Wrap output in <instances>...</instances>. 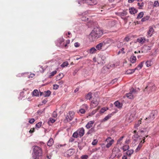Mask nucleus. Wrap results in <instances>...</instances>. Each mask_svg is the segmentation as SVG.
I'll use <instances>...</instances> for the list:
<instances>
[{
  "label": "nucleus",
  "instance_id": "1",
  "mask_svg": "<svg viewBox=\"0 0 159 159\" xmlns=\"http://www.w3.org/2000/svg\"><path fill=\"white\" fill-rule=\"evenodd\" d=\"M103 34L102 31L99 27H95L89 35V38L92 40H94L101 37Z\"/></svg>",
  "mask_w": 159,
  "mask_h": 159
},
{
  "label": "nucleus",
  "instance_id": "2",
  "mask_svg": "<svg viewBox=\"0 0 159 159\" xmlns=\"http://www.w3.org/2000/svg\"><path fill=\"white\" fill-rule=\"evenodd\" d=\"M33 147L34 148L32 152L33 157L34 159H39L42 155V149L40 148L37 146Z\"/></svg>",
  "mask_w": 159,
  "mask_h": 159
},
{
  "label": "nucleus",
  "instance_id": "3",
  "mask_svg": "<svg viewBox=\"0 0 159 159\" xmlns=\"http://www.w3.org/2000/svg\"><path fill=\"white\" fill-rule=\"evenodd\" d=\"M156 89V87L154 84L153 83H150L146 87L144 91V92L147 91L148 93H149L151 92L154 91Z\"/></svg>",
  "mask_w": 159,
  "mask_h": 159
},
{
  "label": "nucleus",
  "instance_id": "4",
  "mask_svg": "<svg viewBox=\"0 0 159 159\" xmlns=\"http://www.w3.org/2000/svg\"><path fill=\"white\" fill-rule=\"evenodd\" d=\"M78 3L81 5L82 3H87L90 5H93L97 3L95 0H80L78 2Z\"/></svg>",
  "mask_w": 159,
  "mask_h": 159
},
{
  "label": "nucleus",
  "instance_id": "5",
  "mask_svg": "<svg viewBox=\"0 0 159 159\" xmlns=\"http://www.w3.org/2000/svg\"><path fill=\"white\" fill-rule=\"evenodd\" d=\"M157 111L156 110H154L151 112L148 118H146V119L149 120V122H150L153 120L155 117L157 115Z\"/></svg>",
  "mask_w": 159,
  "mask_h": 159
},
{
  "label": "nucleus",
  "instance_id": "6",
  "mask_svg": "<svg viewBox=\"0 0 159 159\" xmlns=\"http://www.w3.org/2000/svg\"><path fill=\"white\" fill-rule=\"evenodd\" d=\"M74 113L71 111H69V113L67 114L66 117V119L68 122L71 121L74 117Z\"/></svg>",
  "mask_w": 159,
  "mask_h": 159
},
{
  "label": "nucleus",
  "instance_id": "7",
  "mask_svg": "<svg viewBox=\"0 0 159 159\" xmlns=\"http://www.w3.org/2000/svg\"><path fill=\"white\" fill-rule=\"evenodd\" d=\"M106 141L108 142L106 145V147L107 148H109L113 143L114 140L113 139H111V137H109L107 139Z\"/></svg>",
  "mask_w": 159,
  "mask_h": 159
},
{
  "label": "nucleus",
  "instance_id": "8",
  "mask_svg": "<svg viewBox=\"0 0 159 159\" xmlns=\"http://www.w3.org/2000/svg\"><path fill=\"white\" fill-rule=\"evenodd\" d=\"M99 102L96 98H93L91 102V108H93L96 107L98 104Z\"/></svg>",
  "mask_w": 159,
  "mask_h": 159
},
{
  "label": "nucleus",
  "instance_id": "9",
  "mask_svg": "<svg viewBox=\"0 0 159 159\" xmlns=\"http://www.w3.org/2000/svg\"><path fill=\"white\" fill-rule=\"evenodd\" d=\"M77 131L80 137H82L84 134V129L83 127L81 128L78 129Z\"/></svg>",
  "mask_w": 159,
  "mask_h": 159
},
{
  "label": "nucleus",
  "instance_id": "10",
  "mask_svg": "<svg viewBox=\"0 0 159 159\" xmlns=\"http://www.w3.org/2000/svg\"><path fill=\"white\" fill-rule=\"evenodd\" d=\"M154 32V30L153 28L151 27H149V30L147 32V37H151L152 35Z\"/></svg>",
  "mask_w": 159,
  "mask_h": 159
},
{
  "label": "nucleus",
  "instance_id": "11",
  "mask_svg": "<svg viewBox=\"0 0 159 159\" xmlns=\"http://www.w3.org/2000/svg\"><path fill=\"white\" fill-rule=\"evenodd\" d=\"M106 43L104 42L100 43H99L96 46V48L97 50H100L102 49V47H104Z\"/></svg>",
  "mask_w": 159,
  "mask_h": 159
},
{
  "label": "nucleus",
  "instance_id": "12",
  "mask_svg": "<svg viewBox=\"0 0 159 159\" xmlns=\"http://www.w3.org/2000/svg\"><path fill=\"white\" fill-rule=\"evenodd\" d=\"M94 121H90L86 125V127L88 129H89L93 126V124L94 123Z\"/></svg>",
  "mask_w": 159,
  "mask_h": 159
},
{
  "label": "nucleus",
  "instance_id": "13",
  "mask_svg": "<svg viewBox=\"0 0 159 159\" xmlns=\"http://www.w3.org/2000/svg\"><path fill=\"white\" fill-rule=\"evenodd\" d=\"M129 12L131 14H134L138 12V10L134 7L129 8Z\"/></svg>",
  "mask_w": 159,
  "mask_h": 159
},
{
  "label": "nucleus",
  "instance_id": "14",
  "mask_svg": "<svg viewBox=\"0 0 159 159\" xmlns=\"http://www.w3.org/2000/svg\"><path fill=\"white\" fill-rule=\"evenodd\" d=\"M114 104L116 107L120 109L122 107V105L118 101H116L114 103Z\"/></svg>",
  "mask_w": 159,
  "mask_h": 159
},
{
  "label": "nucleus",
  "instance_id": "15",
  "mask_svg": "<svg viewBox=\"0 0 159 159\" xmlns=\"http://www.w3.org/2000/svg\"><path fill=\"white\" fill-rule=\"evenodd\" d=\"M136 60V58L135 56L133 54L130 57V61L132 63H134Z\"/></svg>",
  "mask_w": 159,
  "mask_h": 159
},
{
  "label": "nucleus",
  "instance_id": "16",
  "mask_svg": "<svg viewBox=\"0 0 159 159\" xmlns=\"http://www.w3.org/2000/svg\"><path fill=\"white\" fill-rule=\"evenodd\" d=\"M101 61L100 63H98V64H101L102 65H103L105 63L106 57L105 56H102L101 57Z\"/></svg>",
  "mask_w": 159,
  "mask_h": 159
},
{
  "label": "nucleus",
  "instance_id": "17",
  "mask_svg": "<svg viewBox=\"0 0 159 159\" xmlns=\"http://www.w3.org/2000/svg\"><path fill=\"white\" fill-rule=\"evenodd\" d=\"M51 93V91L49 90L45 91L43 93V95L44 97H49Z\"/></svg>",
  "mask_w": 159,
  "mask_h": 159
},
{
  "label": "nucleus",
  "instance_id": "18",
  "mask_svg": "<svg viewBox=\"0 0 159 159\" xmlns=\"http://www.w3.org/2000/svg\"><path fill=\"white\" fill-rule=\"evenodd\" d=\"M74 153V150L72 149H70L66 152V153L68 156H70L72 155Z\"/></svg>",
  "mask_w": 159,
  "mask_h": 159
},
{
  "label": "nucleus",
  "instance_id": "19",
  "mask_svg": "<svg viewBox=\"0 0 159 159\" xmlns=\"http://www.w3.org/2000/svg\"><path fill=\"white\" fill-rule=\"evenodd\" d=\"M113 113L108 114L104 118L103 120V121H105L108 120L111 117V116L113 115Z\"/></svg>",
  "mask_w": 159,
  "mask_h": 159
},
{
  "label": "nucleus",
  "instance_id": "20",
  "mask_svg": "<svg viewBox=\"0 0 159 159\" xmlns=\"http://www.w3.org/2000/svg\"><path fill=\"white\" fill-rule=\"evenodd\" d=\"M145 39L143 37L139 38H138L137 40V41L138 42L141 43H143L145 42Z\"/></svg>",
  "mask_w": 159,
  "mask_h": 159
},
{
  "label": "nucleus",
  "instance_id": "21",
  "mask_svg": "<svg viewBox=\"0 0 159 159\" xmlns=\"http://www.w3.org/2000/svg\"><path fill=\"white\" fill-rule=\"evenodd\" d=\"M64 76L63 75L62 73H59L56 77V80H59L61 79Z\"/></svg>",
  "mask_w": 159,
  "mask_h": 159
},
{
  "label": "nucleus",
  "instance_id": "22",
  "mask_svg": "<svg viewBox=\"0 0 159 159\" xmlns=\"http://www.w3.org/2000/svg\"><path fill=\"white\" fill-rule=\"evenodd\" d=\"M53 143V139L50 138L47 143V145L49 146H51Z\"/></svg>",
  "mask_w": 159,
  "mask_h": 159
},
{
  "label": "nucleus",
  "instance_id": "23",
  "mask_svg": "<svg viewBox=\"0 0 159 159\" xmlns=\"http://www.w3.org/2000/svg\"><path fill=\"white\" fill-rule=\"evenodd\" d=\"M135 70L136 69H129L126 71V73L127 74H131L133 73L135 71Z\"/></svg>",
  "mask_w": 159,
  "mask_h": 159
},
{
  "label": "nucleus",
  "instance_id": "24",
  "mask_svg": "<svg viewBox=\"0 0 159 159\" xmlns=\"http://www.w3.org/2000/svg\"><path fill=\"white\" fill-rule=\"evenodd\" d=\"M144 61H143L141 62L137 66V67H136L135 69L136 70H140L141 69L143 66V64L144 63Z\"/></svg>",
  "mask_w": 159,
  "mask_h": 159
},
{
  "label": "nucleus",
  "instance_id": "25",
  "mask_svg": "<svg viewBox=\"0 0 159 159\" xmlns=\"http://www.w3.org/2000/svg\"><path fill=\"white\" fill-rule=\"evenodd\" d=\"M126 97L129 99H132L133 98V95L130 92L126 94Z\"/></svg>",
  "mask_w": 159,
  "mask_h": 159
},
{
  "label": "nucleus",
  "instance_id": "26",
  "mask_svg": "<svg viewBox=\"0 0 159 159\" xmlns=\"http://www.w3.org/2000/svg\"><path fill=\"white\" fill-rule=\"evenodd\" d=\"M109 68L107 66H104L101 70V71L102 73H105L106 72V70H107Z\"/></svg>",
  "mask_w": 159,
  "mask_h": 159
},
{
  "label": "nucleus",
  "instance_id": "27",
  "mask_svg": "<svg viewBox=\"0 0 159 159\" xmlns=\"http://www.w3.org/2000/svg\"><path fill=\"white\" fill-rule=\"evenodd\" d=\"M33 95L35 96H39V92L37 89H35L34 90L33 92Z\"/></svg>",
  "mask_w": 159,
  "mask_h": 159
},
{
  "label": "nucleus",
  "instance_id": "28",
  "mask_svg": "<svg viewBox=\"0 0 159 159\" xmlns=\"http://www.w3.org/2000/svg\"><path fill=\"white\" fill-rule=\"evenodd\" d=\"M147 132L146 131V129H141L138 131V133L140 135H142L143 133L145 134Z\"/></svg>",
  "mask_w": 159,
  "mask_h": 159
},
{
  "label": "nucleus",
  "instance_id": "29",
  "mask_svg": "<svg viewBox=\"0 0 159 159\" xmlns=\"http://www.w3.org/2000/svg\"><path fill=\"white\" fill-rule=\"evenodd\" d=\"M133 152L134 151L133 150H129L126 151V154L128 156H130L133 153Z\"/></svg>",
  "mask_w": 159,
  "mask_h": 159
},
{
  "label": "nucleus",
  "instance_id": "30",
  "mask_svg": "<svg viewBox=\"0 0 159 159\" xmlns=\"http://www.w3.org/2000/svg\"><path fill=\"white\" fill-rule=\"evenodd\" d=\"M96 49L94 47H93L89 49V53L91 54H93L96 51Z\"/></svg>",
  "mask_w": 159,
  "mask_h": 159
},
{
  "label": "nucleus",
  "instance_id": "31",
  "mask_svg": "<svg viewBox=\"0 0 159 159\" xmlns=\"http://www.w3.org/2000/svg\"><path fill=\"white\" fill-rule=\"evenodd\" d=\"M95 132V130L94 128L92 127L89 130V131L87 133V134H91Z\"/></svg>",
  "mask_w": 159,
  "mask_h": 159
},
{
  "label": "nucleus",
  "instance_id": "32",
  "mask_svg": "<svg viewBox=\"0 0 159 159\" xmlns=\"http://www.w3.org/2000/svg\"><path fill=\"white\" fill-rule=\"evenodd\" d=\"M129 148V145H125L122 147V149L124 151H126L128 150Z\"/></svg>",
  "mask_w": 159,
  "mask_h": 159
},
{
  "label": "nucleus",
  "instance_id": "33",
  "mask_svg": "<svg viewBox=\"0 0 159 159\" xmlns=\"http://www.w3.org/2000/svg\"><path fill=\"white\" fill-rule=\"evenodd\" d=\"M79 136L78 132L76 131L73 134L72 136L74 138H77L79 137Z\"/></svg>",
  "mask_w": 159,
  "mask_h": 159
},
{
  "label": "nucleus",
  "instance_id": "34",
  "mask_svg": "<svg viewBox=\"0 0 159 159\" xmlns=\"http://www.w3.org/2000/svg\"><path fill=\"white\" fill-rule=\"evenodd\" d=\"M92 97V93H88L86 96V98L87 99H90Z\"/></svg>",
  "mask_w": 159,
  "mask_h": 159
},
{
  "label": "nucleus",
  "instance_id": "35",
  "mask_svg": "<svg viewBox=\"0 0 159 159\" xmlns=\"http://www.w3.org/2000/svg\"><path fill=\"white\" fill-rule=\"evenodd\" d=\"M125 50V48H122L118 52V55H119L120 53H122V54H124L125 52V51H124V50Z\"/></svg>",
  "mask_w": 159,
  "mask_h": 159
},
{
  "label": "nucleus",
  "instance_id": "36",
  "mask_svg": "<svg viewBox=\"0 0 159 159\" xmlns=\"http://www.w3.org/2000/svg\"><path fill=\"white\" fill-rule=\"evenodd\" d=\"M57 73V70H54L52 72L50 73V75H49V78H51L52 76L54 75L55 74H56Z\"/></svg>",
  "mask_w": 159,
  "mask_h": 159
},
{
  "label": "nucleus",
  "instance_id": "37",
  "mask_svg": "<svg viewBox=\"0 0 159 159\" xmlns=\"http://www.w3.org/2000/svg\"><path fill=\"white\" fill-rule=\"evenodd\" d=\"M143 15V12H140L137 16V18H142Z\"/></svg>",
  "mask_w": 159,
  "mask_h": 159
},
{
  "label": "nucleus",
  "instance_id": "38",
  "mask_svg": "<svg viewBox=\"0 0 159 159\" xmlns=\"http://www.w3.org/2000/svg\"><path fill=\"white\" fill-rule=\"evenodd\" d=\"M130 90V93L133 94V95L134 94H135L136 92V89L133 88H131Z\"/></svg>",
  "mask_w": 159,
  "mask_h": 159
},
{
  "label": "nucleus",
  "instance_id": "39",
  "mask_svg": "<svg viewBox=\"0 0 159 159\" xmlns=\"http://www.w3.org/2000/svg\"><path fill=\"white\" fill-rule=\"evenodd\" d=\"M145 137H144L143 139V141H141L140 142L138 146L140 147V148H141L143 144L145 142Z\"/></svg>",
  "mask_w": 159,
  "mask_h": 159
},
{
  "label": "nucleus",
  "instance_id": "40",
  "mask_svg": "<svg viewBox=\"0 0 159 159\" xmlns=\"http://www.w3.org/2000/svg\"><path fill=\"white\" fill-rule=\"evenodd\" d=\"M42 122H38V123L36 124L35 125L36 127L38 128H39L41 127L42 125Z\"/></svg>",
  "mask_w": 159,
  "mask_h": 159
},
{
  "label": "nucleus",
  "instance_id": "41",
  "mask_svg": "<svg viewBox=\"0 0 159 159\" xmlns=\"http://www.w3.org/2000/svg\"><path fill=\"white\" fill-rule=\"evenodd\" d=\"M149 19V17L148 16H146L145 17H143L141 19V21L142 22L145 21L147 20H148Z\"/></svg>",
  "mask_w": 159,
  "mask_h": 159
},
{
  "label": "nucleus",
  "instance_id": "42",
  "mask_svg": "<svg viewBox=\"0 0 159 159\" xmlns=\"http://www.w3.org/2000/svg\"><path fill=\"white\" fill-rule=\"evenodd\" d=\"M153 6L156 7L159 6V3L158 1H156L154 2Z\"/></svg>",
  "mask_w": 159,
  "mask_h": 159
},
{
  "label": "nucleus",
  "instance_id": "43",
  "mask_svg": "<svg viewBox=\"0 0 159 159\" xmlns=\"http://www.w3.org/2000/svg\"><path fill=\"white\" fill-rule=\"evenodd\" d=\"M151 61H147L146 62L145 64H146V66L147 67H149L151 66Z\"/></svg>",
  "mask_w": 159,
  "mask_h": 159
},
{
  "label": "nucleus",
  "instance_id": "44",
  "mask_svg": "<svg viewBox=\"0 0 159 159\" xmlns=\"http://www.w3.org/2000/svg\"><path fill=\"white\" fill-rule=\"evenodd\" d=\"M127 15V12L125 11H124L123 12L119 13V15L121 16H124Z\"/></svg>",
  "mask_w": 159,
  "mask_h": 159
},
{
  "label": "nucleus",
  "instance_id": "45",
  "mask_svg": "<svg viewBox=\"0 0 159 159\" xmlns=\"http://www.w3.org/2000/svg\"><path fill=\"white\" fill-rule=\"evenodd\" d=\"M144 3L143 2H142L141 4L139 2L137 3L138 6L139 7V8H141L144 6Z\"/></svg>",
  "mask_w": 159,
  "mask_h": 159
},
{
  "label": "nucleus",
  "instance_id": "46",
  "mask_svg": "<svg viewBox=\"0 0 159 159\" xmlns=\"http://www.w3.org/2000/svg\"><path fill=\"white\" fill-rule=\"evenodd\" d=\"M68 65V63L67 62H63L61 65L62 67H65V66H67Z\"/></svg>",
  "mask_w": 159,
  "mask_h": 159
},
{
  "label": "nucleus",
  "instance_id": "47",
  "mask_svg": "<svg viewBox=\"0 0 159 159\" xmlns=\"http://www.w3.org/2000/svg\"><path fill=\"white\" fill-rule=\"evenodd\" d=\"M98 140L96 139H94L92 142V144L93 145H96L98 143Z\"/></svg>",
  "mask_w": 159,
  "mask_h": 159
},
{
  "label": "nucleus",
  "instance_id": "48",
  "mask_svg": "<svg viewBox=\"0 0 159 159\" xmlns=\"http://www.w3.org/2000/svg\"><path fill=\"white\" fill-rule=\"evenodd\" d=\"M134 133L135 134L134 135V137L135 138H138L139 137V136L138 135V134H137V131L136 130L134 131Z\"/></svg>",
  "mask_w": 159,
  "mask_h": 159
},
{
  "label": "nucleus",
  "instance_id": "49",
  "mask_svg": "<svg viewBox=\"0 0 159 159\" xmlns=\"http://www.w3.org/2000/svg\"><path fill=\"white\" fill-rule=\"evenodd\" d=\"M81 20L84 21H87L88 20V18L86 17H82L81 18Z\"/></svg>",
  "mask_w": 159,
  "mask_h": 159
},
{
  "label": "nucleus",
  "instance_id": "50",
  "mask_svg": "<svg viewBox=\"0 0 159 159\" xmlns=\"http://www.w3.org/2000/svg\"><path fill=\"white\" fill-rule=\"evenodd\" d=\"M57 114L56 111H54L52 114V117L55 118L57 117Z\"/></svg>",
  "mask_w": 159,
  "mask_h": 159
},
{
  "label": "nucleus",
  "instance_id": "51",
  "mask_svg": "<svg viewBox=\"0 0 159 159\" xmlns=\"http://www.w3.org/2000/svg\"><path fill=\"white\" fill-rule=\"evenodd\" d=\"M44 110L45 108L43 109V110H39L37 111V113L39 115L42 114L44 112Z\"/></svg>",
  "mask_w": 159,
  "mask_h": 159
},
{
  "label": "nucleus",
  "instance_id": "52",
  "mask_svg": "<svg viewBox=\"0 0 159 159\" xmlns=\"http://www.w3.org/2000/svg\"><path fill=\"white\" fill-rule=\"evenodd\" d=\"M53 89L55 90L58 89L59 88V85L56 84H53Z\"/></svg>",
  "mask_w": 159,
  "mask_h": 159
},
{
  "label": "nucleus",
  "instance_id": "53",
  "mask_svg": "<svg viewBox=\"0 0 159 159\" xmlns=\"http://www.w3.org/2000/svg\"><path fill=\"white\" fill-rule=\"evenodd\" d=\"M35 121V120L34 118H31L29 119V122L30 124L33 123Z\"/></svg>",
  "mask_w": 159,
  "mask_h": 159
},
{
  "label": "nucleus",
  "instance_id": "54",
  "mask_svg": "<svg viewBox=\"0 0 159 159\" xmlns=\"http://www.w3.org/2000/svg\"><path fill=\"white\" fill-rule=\"evenodd\" d=\"M79 111L81 114H84L85 113V111L84 109L81 108L79 110Z\"/></svg>",
  "mask_w": 159,
  "mask_h": 159
},
{
  "label": "nucleus",
  "instance_id": "55",
  "mask_svg": "<svg viewBox=\"0 0 159 159\" xmlns=\"http://www.w3.org/2000/svg\"><path fill=\"white\" fill-rule=\"evenodd\" d=\"M124 137L123 136L121 137H120L117 140V143H120V142L122 140Z\"/></svg>",
  "mask_w": 159,
  "mask_h": 159
},
{
  "label": "nucleus",
  "instance_id": "56",
  "mask_svg": "<svg viewBox=\"0 0 159 159\" xmlns=\"http://www.w3.org/2000/svg\"><path fill=\"white\" fill-rule=\"evenodd\" d=\"M141 121L139 120L138 122L135 125V127H138L140 125V124L141 123Z\"/></svg>",
  "mask_w": 159,
  "mask_h": 159
},
{
  "label": "nucleus",
  "instance_id": "57",
  "mask_svg": "<svg viewBox=\"0 0 159 159\" xmlns=\"http://www.w3.org/2000/svg\"><path fill=\"white\" fill-rule=\"evenodd\" d=\"M80 43L78 42L75 43H74V46L75 47H78L80 46Z\"/></svg>",
  "mask_w": 159,
  "mask_h": 159
},
{
  "label": "nucleus",
  "instance_id": "58",
  "mask_svg": "<svg viewBox=\"0 0 159 159\" xmlns=\"http://www.w3.org/2000/svg\"><path fill=\"white\" fill-rule=\"evenodd\" d=\"M106 111V109L104 107L102 108L101 109V110L100 111V112L101 113H103L105 111Z\"/></svg>",
  "mask_w": 159,
  "mask_h": 159
},
{
  "label": "nucleus",
  "instance_id": "59",
  "mask_svg": "<svg viewBox=\"0 0 159 159\" xmlns=\"http://www.w3.org/2000/svg\"><path fill=\"white\" fill-rule=\"evenodd\" d=\"M141 148H140V147L138 146L137 147V148H136L135 150V152H138L140 150Z\"/></svg>",
  "mask_w": 159,
  "mask_h": 159
},
{
  "label": "nucleus",
  "instance_id": "60",
  "mask_svg": "<svg viewBox=\"0 0 159 159\" xmlns=\"http://www.w3.org/2000/svg\"><path fill=\"white\" fill-rule=\"evenodd\" d=\"M49 120L51 123H53L55 121V120L53 119H52V118H50Z\"/></svg>",
  "mask_w": 159,
  "mask_h": 159
},
{
  "label": "nucleus",
  "instance_id": "61",
  "mask_svg": "<svg viewBox=\"0 0 159 159\" xmlns=\"http://www.w3.org/2000/svg\"><path fill=\"white\" fill-rule=\"evenodd\" d=\"M89 12V11H85L82 13V15H84V16L85 15H86Z\"/></svg>",
  "mask_w": 159,
  "mask_h": 159
},
{
  "label": "nucleus",
  "instance_id": "62",
  "mask_svg": "<svg viewBox=\"0 0 159 159\" xmlns=\"http://www.w3.org/2000/svg\"><path fill=\"white\" fill-rule=\"evenodd\" d=\"M34 129H35L34 128L33 129H31L29 131V132L31 133H32L34 132Z\"/></svg>",
  "mask_w": 159,
  "mask_h": 159
},
{
  "label": "nucleus",
  "instance_id": "63",
  "mask_svg": "<svg viewBox=\"0 0 159 159\" xmlns=\"http://www.w3.org/2000/svg\"><path fill=\"white\" fill-rule=\"evenodd\" d=\"M74 139L73 138H70L69 139V142H72L74 141Z\"/></svg>",
  "mask_w": 159,
  "mask_h": 159
},
{
  "label": "nucleus",
  "instance_id": "64",
  "mask_svg": "<svg viewBox=\"0 0 159 159\" xmlns=\"http://www.w3.org/2000/svg\"><path fill=\"white\" fill-rule=\"evenodd\" d=\"M144 47L145 48V49H147L148 50L150 49V47L148 46H144Z\"/></svg>",
  "mask_w": 159,
  "mask_h": 159
}]
</instances>
